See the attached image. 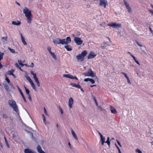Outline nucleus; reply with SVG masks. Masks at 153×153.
<instances>
[{"label": "nucleus", "instance_id": "1", "mask_svg": "<svg viewBox=\"0 0 153 153\" xmlns=\"http://www.w3.org/2000/svg\"><path fill=\"white\" fill-rule=\"evenodd\" d=\"M53 43L56 45H68L71 42V40L70 37L68 36L66 37V39H61L59 38H56L53 40Z\"/></svg>", "mask_w": 153, "mask_h": 153}, {"label": "nucleus", "instance_id": "2", "mask_svg": "<svg viewBox=\"0 0 153 153\" xmlns=\"http://www.w3.org/2000/svg\"><path fill=\"white\" fill-rule=\"evenodd\" d=\"M23 11V13L27 18L26 20L27 22L28 23H30L33 17L31 11L27 7H25Z\"/></svg>", "mask_w": 153, "mask_h": 153}, {"label": "nucleus", "instance_id": "3", "mask_svg": "<svg viewBox=\"0 0 153 153\" xmlns=\"http://www.w3.org/2000/svg\"><path fill=\"white\" fill-rule=\"evenodd\" d=\"M8 103L10 106L16 112L18 113L19 112L18 106L16 102L14 100H9L8 101Z\"/></svg>", "mask_w": 153, "mask_h": 153}, {"label": "nucleus", "instance_id": "4", "mask_svg": "<svg viewBox=\"0 0 153 153\" xmlns=\"http://www.w3.org/2000/svg\"><path fill=\"white\" fill-rule=\"evenodd\" d=\"M87 52L85 50L83 51L81 53L79 54L76 56V59L80 61H83L84 60V57L86 56Z\"/></svg>", "mask_w": 153, "mask_h": 153}, {"label": "nucleus", "instance_id": "5", "mask_svg": "<svg viewBox=\"0 0 153 153\" xmlns=\"http://www.w3.org/2000/svg\"><path fill=\"white\" fill-rule=\"evenodd\" d=\"M30 74L32 75L33 76V78L34 79V80L36 83L37 86L38 87L40 86V82L38 80V78L36 77V74L34 73L33 71H30Z\"/></svg>", "mask_w": 153, "mask_h": 153}, {"label": "nucleus", "instance_id": "6", "mask_svg": "<svg viewBox=\"0 0 153 153\" xmlns=\"http://www.w3.org/2000/svg\"><path fill=\"white\" fill-rule=\"evenodd\" d=\"M108 25L113 28H117L121 27V24H117L115 22H111L108 24Z\"/></svg>", "mask_w": 153, "mask_h": 153}, {"label": "nucleus", "instance_id": "7", "mask_svg": "<svg viewBox=\"0 0 153 153\" xmlns=\"http://www.w3.org/2000/svg\"><path fill=\"white\" fill-rule=\"evenodd\" d=\"M74 41L77 45H80L82 44L83 41L81 40L79 38L75 37L74 39Z\"/></svg>", "mask_w": 153, "mask_h": 153}, {"label": "nucleus", "instance_id": "8", "mask_svg": "<svg viewBox=\"0 0 153 153\" xmlns=\"http://www.w3.org/2000/svg\"><path fill=\"white\" fill-rule=\"evenodd\" d=\"M100 5L103 6L104 8H105L106 5H108L107 1L106 0H100Z\"/></svg>", "mask_w": 153, "mask_h": 153}, {"label": "nucleus", "instance_id": "9", "mask_svg": "<svg viewBox=\"0 0 153 153\" xmlns=\"http://www.w3.org/2000/svg\"><path fill=\"white\" fill-rule=\"evenodd\" d=\"M123 2L125 5L126 6V8L128 10V12L129 13H131V7L129 6L128 4L125 0H123Z\"/></svg>", "mask_w": 153, "mask_h": 153}, {"label": "nucleus", "instance_id": "10", "mask_svg": "<svg viewBox=\"0 0 153 153\" xmlns=\"http://www.w3.org/2000/svg\"><path fill=\"white\" fill-rule=\"evenodd\" d=\"M96 54L94 52L91 51L89 53V55L87 57L88 59H89L91 58H93L96 56Z\"/></svg>", "mask_w": 153, "mask_h": 153}, {"label": "nucleus", "instance_id": "11", "mask_svg": "<svg viewBox=\"0 0 153 153\" xmlns=\"http://www.w3.org/2000/svg\"><path fill=\"white\" fill-rule=\"evenodd\" d=\"M73 102L74 100L73 98L71 97L68 101V106L70 108H71L72 107Z\"/></svg>", "mask_w": 153, "mask_h": 153}, {"label": "nucleus", "instance_id": "12", "mask_svg": "<svg viewBox=\"0 0 153 153\" xmlns=\"http://www.w3.org/2000/svg\"><path fill=\"white\" fill-rule=\"evenodd\" d=\"M99 134L100 135L101 137V141L102 145H104V143H105V138L103 136L101 133L99 132Z\"/></svg>", "mask_w": 153, "mask_h": 153}, {"label": "nucleus", "instance_id": "13", "mask_svg": "<svg viewBox=\"0 0 153 153\" xmlns=\"http://www.w3.org/2000/svg\"><path fill=\"white\" fill-rule=\"evenodd\" d=\"M84 81L85 82L90 81L92 84H94L95 83V81L93 79L89 78H86L85 79H84Z\"/></svg>", "mask_w": 153, "mask_h": 153}, {"label": "nucleus", "instance_id": "14", "mask_svg": "<svg viewBox=\"0 0 153 153\" xmlns=\"http://www.w3.org/2000/svg\"><path fill=\"white\" fill-rule=\"evenodd\" d=\"M20 35H21V38L22 41V43H23V44H24V45H27V43L25 42V38L23 36L22 34V33H20Z\"/></svg>", "mask_w": 153, "mask_h": 153}, {"label": "nucleus", "instance_id": "15", "mask_svg": "<svg viewBox=\"0 0 153 153\" xmlns=\"http://www.w3.org/2000/svg\"><path fill=\"white\" fill-rule=\"evenodd\" d=\"M110 111L112 113L116 114L117 113V111L112 106H110Z\"/></svg>", "mask_w": 153, "mask_h": 153}, {"label": "nucleus", "instance_id": "16", "mask_svg": "<svg viewBox=\"0 0 153 153\" xmlns=\"http://www.w3.org/2000/svg\"><path fill=\"white\" fill-rule=\"evenodd\" d=\"M88 72H89V75L90 74V76L94 77V74L93 72L91 70V68H89L88 71Z\"/></svg>", "mask_w": 153, "mask_h": 153}, {"label": "nucleus", "instance_id": "17", "mask_svg": "<svg viewBox=\"0 0 153 153\" xmlns=\"http://www.w3.org/2000/svg\"><path fill=\"white\" fill-rule=\"evenodd\" d=\"M24 152L25 153H36L29 149H25L24 150Z\"/></svg>", "mask_w": 153, "mask_h": 153}, {"label": "nucleus", "instance_id": "18", "mask_svg": "<svg viewBox=\"0 0 153 153\" xmlns=\"http://www.w3.org/2000/svg\"><path fill=\"white\" fill-rule=\"evenodd\" d=\"M66 45L64 47L68 51H71L72 50V48L70 45Z\"/></svg>", "mask_w": 153, "mask_h": 153}, {"label": "nucleus", "instance_id": "19", "mask_svg": "<svg viewBox=\"0 0 153 153\" xmlns=\"http://www.w3.org/2000/svg\"><path fill=\"white\" fill-rule=\"evenodd\" d=\"M71 85L73 87H76L78 88H81V86L78 84H76L74 83H71Z\"/></svg>", "mask_w": 153, "mask_h": 153}, {"label": "nucleus", "instance_id": "20", "mask_svg": "<svg viewBox=\"0 0 153 153\" xmlns=\"http://www.w3.org/2000/svg\"><path fill=\"white\" fill-rule=\"evenodd\" d=\"M12 24L13 25H20L21 24V22L19 21H17L16 22L13 21L12 22Z\"/></svg>", "mask_w": 153, "mask_h": 153}, {"label": "nucleus", "instance_id": "21", "mask_svg": "<svg viewBox=\"0 0 153 153\" xmlns=\"http://www.w3.org/2000/svg\"><path fill=\"white\" fill-rule=\"evenodd\" d=\"M30 85L33 88L35 91H36V89L35 86V85L34 83L33 82V81L30 82Z\"/></svg>", "mask_w": 153, "mask_h": 153}, {"label": "nucleus", "instance_id": "22", "mask_svg": "<svg viewBox=\"0 0 153 153\" xmlns=\"http://www.w3.org/2000/svg\"><path fill=\"white\" fill-rule=\"evenodd\" d=\"M71 133L72 134L74 137L76 139V140H78V139L77 137V136L75 133V132L73 130H71Z\"/></svg>", "mask_w": 153, "mask_h": 153}, {"label": "nucleus", "instance_id": "23", "mask_svg": "<svg viewBox=\"0 0 153 153\" xmlns=\"http://www.w3.org/2000/svg\"><path fill=\"white\" fill-rule=\"evenodd\" d=\"M4 88L7 91H9V87L8 85L7 84H5L4 85Z\"/></svg>", "mask_w": 153, "mask_h": 153}, {"label": "nucleus", "instance_id": "24", "mask_svg": "<svg viewBox=\"0 0 153 153\" xmlns=\"http://www.w3.org/2000/svg\"><path fill=\"white\" fill-rule=\"evenodd\" d=\"M109 45L107 44L106 43H104L103 45H102L100 47L102 49H104L105 48H106L107 46H108Z\"/></svg>", "mask_w": 153, "mask_h": 153}, {"label": "nucleus", "instance_id": "25", "mask_svg": "<svg viewBox=\"0 0 153 153\" xmlns=\"http://www.w3.org/2000/svg\"><path fill=\"white\" fill-rule=\"evenodd\" d=\"M13 72V70H12V71H9L7 72V74L10 75H13L15 76Z\"/></svg>", "mask_w": 153, "mask_h": 153}, {"label": "nucleus", "instance_id": "26", "mask_svg": "<svg viewBox=\"0 0 153 153\" xmlns=\"http://www.w3.org/2000/svg\"><path fill=\"white\" fill-rule=\"evenodd\" d=\"M132 57L133 58L135 62H136V63L138 65H140V64L139 62L136 59V57L134 56V55L132 56Z\"/></svg>", "mask_w": 153, "mask_h": 153}, {"label": "nucleus", "instance_id": "27", "mask_svg": "<svg viewBox=\"0 0 153 153\" xmlns=\"http://www.w3.org/2000/svg\"><path fill=\"white\" fill-rule=\"evenodd\" d=\"M42 117L43 118V123L45 125H46L47 124V123L46 122V118H45L44 115V114H42Z\"/></svg>", "mask_w": 153, "mask_h": 153}, {"label": "nucleus", "instance_id": "28", "mask_svg": "<svg viewBox=\"0 0 153 153\" xmlns=\"http://www.w3.org/2000/svg\"><path fill=\"white\" fill-rule=\"evenodd\" d=\"M50 54L52 56V57L54 59L56 60L57 59L56 56L54 53L52 52L50 53Z\"/></svg>", "mask_w": 153, "mask_h": 153}, {"label": "nucleus", "instance_id": "29", "mask_svg": "<svg viewBox=\"0 0 153 153\" xmlns=\"http://www.w3.org/2000/svg\"><path fill=\"white\" fill-rule=\"evenodd\" d=\"M37 149L39 153L41 151V150H42L41 146L39 145H38Z\"/></svg>", "mask_w": 153, "mask_h": 153}, {"label": "nucleus", "instance_id": "30", "mask_svg": "<svg viewBox=\"0 0 153 153\" xmlns=\"http://www.w3.org/2000/svg\"><path fill=\"white\" fill-rule=\"evenodd\" d=\"M20 94L22 96L23 99L24 100V101L25 102H27L24 96V95L23 94V93L22 92H21L20 93Z\"/></svg>", "mask_w": 153, "mask_h": 153}, {"label": "nucleus", "instance_id": "31", "mask_svg": "<svg viewBox=\"0 0 153 153\" xmlns=\"http://www.w3.org/2000/svg\"><path fill=\"white\" fill-rule=\"evenodd\" d=\"M105 143H107L109 146H110V138L108 137L107 138V140L106 141H105Z\"/></svg>", "mask_w": 153, "mask_h": 153}, {"label": "nucleus", "instance_id": "32", "mask_svg": "<svg viewBox=\"0 0 153 153\" xmlns=\"http://www.w3.org/2000/svg\"><path fill=\"white\" fill-rule=\"evenodd\" d=\"M24 88L26 92L27 95L30 94V91L29 90L26 88L25 86H24Z\"/></svg>", "mask_w": 153, "mask_h": 153}, {"label": "nucleus", "instance_id": "33", "mask_svg": "<svg viewBox=\"0 0 153 153\" xmlns=\"http://www.w3.org/2000/svg\"><path fill=\"white\" fill-rule=\"evenodd\" d=\"M89 72L88 71L84 73L83 74V75H84L85 76H90V74L89 75Z\"/></svg>", "mask_w": 153, "mask_h": 153}, {"label": "nucleus", "instance_id": "34", "mask_svg": "<svg viewBox=\"0 0 153 153\" xmlns=\"http://www.w3.org/2000/svg\"><path fill=\"white\" fill-rule=\"evenodd\" d=\"M70 79H76V80L78 79V78H77V77L76 76H74L72 75H71Z\"/></svg>", "mask_w": 153, "mask_h": 153}, {"label": "nucleus", "instance_id": "35", "mask_svg": "<svg viewBox=\"0 0 153 153\" xmlns=\"http://www.w3.org/2000/svg\"><path fill=\"white\" fill-rule=\"evenodd\" d=\"M8 49L10 51V52L12 53H15V51L14 49H11L10 48H9Z\"/></svg>", "mask_w": 153, "mask_h": 153}, {"label": "nucleus", "instance_id": "36", "mask_svg": "<svg viewBox=\"0 0 153 153\" xmlns=\"http://www.w3.org/2000/svg\"><path fill=\"white\" fill-rule=\"evenodd\" d=\"M18 62L19 64L22 67L24 65V64H23L22 63V61L21 60H18Z\"/></svg>", "mask_w": 153, "mask_h": 153}, {"label": "nucleus", "instance_id": "37", "mask_svg": "<svg viewBox=\"0 0 153 153\" xmlns=\"http://www.w3.org/2000/svg\"><path fill=\"white\" fill-rule=\"evenodd\" d=\"M15 65L17 68L19 69L20 70H22L21 67L17 63H16L15 64Z\"/></svg>", "mask_w": 153, "mask_h": 153}, {"label": "nucleus", "instance_id": "38", "mask_svg": "<svg viewBox=\"0 0 153 153\" xmlns=\"http://www.w3.org/2000/svg\"><path fill=\"white\" fill-rule=\"evenodd\" d=\"M26 79H27L29 81V82H30L32 81V80H31L30 77L28 76H27L26 77Z\"/></svg>", "mask_w": 153, "mask_h": 153}, {"label": "nucleus", "instance_id": "39", "mask_svg": "<svg viewBox=\"0 0 153 153\" xmlns=\"http://www.w3.org/2000/svg\"><path fill=\"white\" fill-rule=\"evenodd\" d=\"M71 75V74H65L64 75V76L66 77H67L70 79Z\"/></svg>", "mask_w": 153, "mask_h": 153}, {"label": "nucleus", "instance_id": "40", "mask_svg": "<svg viewBox=\"0 0 153 153\" xmlns=\"http://www.w3.org/2000/svg\"><path fill=\"white\" fill-rule=\"evenodd\" d=\"M121 74L124 75V76H125L126 79H127L128 78L127 74L126 73L122 72H121Z\"/></svg>", "mask_w": 153, "mask_h": 153}, {"label": "nucleus", "instance_id": "41", "mask_svg": "<svg viewBox=\"0 0 153 153\" xmlns=\"http://www.w3.org/2000/svg\"><path fill=\"white\" fill-rule=\"evenodd\" d=\"M5 80L8 84H10V81L9 79H8V78L6 76Z\"/></svg>", "mask_w": 153, "mask_h": 153}, {"label": "nucleus", "instance_id": "42", "mask_svg": "<svg viewBox=\"0 0 153 153\" xmlns=\"http://www.w3.org/2000/svg\"><path fill=\"white\" fill-rule=\"evenodd\" d=\"M47 48L50 53L52 52L51 51V48L50 47H47Z\"/></svg>", "mask_w": 153, "mask_h": 153}, {"label": "nucleus", "instance_id": "43", "mask_svg": "<svg viewBox=\"0 0 153 153\" xmlns=\"http://www.w3.org/2000/svg\"><path fill=\"white\" fill-rule=\"evenodd\" d=\"M7 37H3L1 38V40L2 41L3 39L5 40L6 41H7Z\"/></svg>", "mask_w": 153, "mask_h": 153}, {"label": "nucleus", "instance_id": "44", "mask_svg": "<svg viewBox=\"0 0 153 153\" xmlns=\"http://www.w3.org/2000/svg\"><path fill=\"white\" fill-rule=\"evenodd\" d=\"M136 152L138 153H142L141 151L139 149H137L136 150Z\"/></svg>", "mask_w": 153, "mask_h": 153}, {"label": "nucleus", "instance_id": "45", "mask_svg": "<svg viewBox=\"0 0 153 153\" xmlns=\"http://www.w3.org/2000/svg\"><path fill=\"white\" fill-rule=\"evenodd\" d=\"M44 112H45V115L47 116H48V114L47 112V111L45 107L44 108Z\"/></svg>", "mask_w": 153, "mask_h": 153}, {"label": "nucleus", "instance_id": "46", "mask_svg": "<svg viewBox=\"0 0 153 153\" xmlns=\"http://www.w3.org/2000/svg\"><path fill=\"white\" fill-rule=\"evenodd\" d=\"M105 22H102L101 24H100V25L104 27H105Z\"/></svg>", "mask_w": 153, "mask_h": 153}, {"label": "nucleus", "instance_id": "47", "mask_svg": "<svg viewBox=\"0 0 153 153\" xmlns=\"http://www.w3.org/2000/svg\"><path fill=\"white\" fill-rule=\"evenodd\" d=\"M28 97L29 100L30 101H32V99L31 97L30 94H28Z\"/></svg>", "mask_w": 153, "mask_h": 153}, {"label": "nucleus", "instance_id": "48", "mask_svg": "<svg viewBox=\"0 0 153 153\" xmlns=\"http://www.w3.org/2000/svg\"><path fill=\"white\" fill-rule=\"evenodd\" d=\"M136 43L137 44V45L138 46H140V47H141L143 46L141 44L139 43L137 41H136Z\"/></svg>", "mask_w": 153, "mask_h": 153}, {"label": "nucleus", "instance_id": "49", "mask_svg": "<svg viewBox=\"0 0 153 153\" xmlns=\"http://www.w3.org/2000/svg\"><path fill=\"white\" fill-rule=\"evenodd\" d=\"M5 143H6V146H7V147L8 148H10V146H9V144L7 141V140H6V141L5 142Z\"/></svg>", "mask_w": 153, "mask_h": 153}, {"label": "nucleus", "instance_id": "50", "mask_svg": "<svg viewBox=\"0 0 153 153\" xmlns=\"http://www.w3.org/2000/svg\"><path fill=\"white\" fill-rule=\"evenodd\" d=\"M3 117L5 119H7L8 117L7 115L5 114H4L3 115Z\"/></svg>", "mask_w": 153, "mask_h": 153}, {"label": "nucleus", "instance_id": "51", "mask_svg": "<svg viewBox=\"0 0 153 153\" xmlns=\"http://www.w3.org/2000/svg\"><path fill=\"white\" fill-rule=\"evenodd\" d=\"M94 101L96 105L97 106H98V103H97V101L96 100V99L95 97H94Z\"/></svg>", "mask_w": 153, "mask_h": 153}, {"label": "nucleus", "instance_id": "52", "mask_svg": "<svg viewBox=\"0 0 153 153\" xmlns=\"http://www.w3.org/2000/svg\"><path fill=\"white\" fill-rule=\"evenodd\" d=\"M59 110H60V111L61 112V114H63V111L62 109L61 108V107H59Z\"/></svg>", "mask_w": 153, "mask_h": 153}, {"label": "nucleus", "instance_id": "53", "mask_svg": "<svg viewBox=\"0 0 153 153\" xmlns=\"http://www.w3.org/2000/svg\"><path fill=\"white\" fill-rule=\"evenodd\" d=\"M150 31L153 34V30H152V29L150 27L149 28Z\"/></svg>", "mask_w": 153, "mask_h": 153}, {"label": "nucleus", "instance_id": "54", "mask_svg": "<svg viewBox=\"0 0 153 153\" xmlns=\"http://www.w3.org/2000/svg\"><path fill=\"white\" fill-rule=\"evenodd\" d=\"M117 143H118V144H119V146H120V147H122V146L120 143V142H119V141L118 140H117Z\"/></svg>", "mask_w": 153, "mask_h": 153}, {"label": "nucleus", "instance_id": "55", "mask_svg": "<svg viewBox=\"0 0 153 153\" xmlns=\"http://www.w3.org/2000/svg\"><path fill=\"white\" fill-rule=\"evenodd\" d=\"M126 79H127L128 83L129 84H131V81H130L129 78H128Z\"/></svg>", "mask_w": 153, "mask_h": 153}, {"label": "nucleus", "instance_id": "56", "mask_svg": "<svg viewBox=\"0 0 153 153\" xmlns=\"http://www.w3.org/2000/svg\"><path fill=\"white\" fill-rule=\"evenodd\" d=\"M34 66V64L33 62H31V65L29 66H28V67H33Z\"/></svg>", "mask_w": 153, "mask_h": 153}, {"label": "nucleus", "instance_id": "57", "mask_svg": "<svg viewBox=\"0 0 153 153\" xmlns=\"http://www.w3.org/2000/svg\"><path fill=\"white\" fill-rule=\"evenodd\" d=\"M98 107L100 109V111H101L102 110V108L101 106H99Z\"/></svg>", "mask_w": 153, "mask_h": 153}, {"label": "nucleus", "instance_id": "58", "mask_svg": "<svg viewBox=\"0 0 153 153\" xmlns=\"http://www.w3.org/2000/svg\"><path fill=\"white\" fill-rule=\"evenodd\" d=\"M18 89L20 93L21 92H22V91L19 88V87H18Z\"/></svg>", "mask_w": 153, "mask_h": 153}, {"label": "nucleus", "instance_id": "59", "mask_svg": "<svg viewBox=\"0 0 153 153\" xmlns=\"http://www.w3.org/2000/svg\"><path fill=\"white\" fill-rule=\"evenodd\" d=\"M15 135L14 134H12V138L13 139L15 138Z\"/></svg>", "mask_w": 153, "mask_h": 153}, {"label": "nucleus", "instance_id": "60", "mask_svg": "<svg viewBox=\"0 0 153 153\" xmlns=\"http://www.w3.org/2000/svg\"><path fill=\"white\" fill-rule=\"evenodd\" d=\"M3 67V65L1 64L0 62V69L2 68Z\"/></svg>", "mask_w": 153, "mask_h": 153}, {"label": "nucleus", "instance_id": "61", "mask_svg": "<svg viewBox=\"0 0 153 153\" xmlns=\"http://www.w3.org/2000/svg\"><path fill=\"white\" fill-rule=\"evenodd\" d=\"M39 153H45L44 151L42 150H41V151L39 152Z\"/></svg>", "mask_w": 153, "mask_h": 153}, {"label": "nucleus", "instance_id": "62", "mask_svg": "<svg viewBox=\"0 0 153 153\" xmlns=\"http://www.w3.org/2000/svg\"><path fill=\"white\" fill-rule=\"evenodd\" d=\"M79 88L80 89V90L81 91H82V92H84V90H83V89H82V88L81 86V88Z\"/></svg>", "mask_w": 153, "mask_h": 153}, {"label": "nucleus", "instance_id": "63", "mask_svg": "<svg viewBox=\"0 0 153 153\" xmlns=\"http://www.w3.org/2000/svg\"><path fill=\"white\" fill-rule=\"evenodd\" d=\"M150 12L153 14V10H149Z\"/></svg>", "mask_w": 153, "mask_h": 153}, {"label": "nucleus", "instance_id": "64", "mask_svg": "<svg viewBox=\"0 0 153 153\" xmlns=\"http://www.w3.org/2000/svg\"><path fill=\"white\" fill-rule=\"evenodd\" d=\"M128 53L132 57V55H132L130 52H128Z\"/></svg>", "mask_w": 153, "mask_h": 153}]
</instances>
